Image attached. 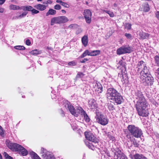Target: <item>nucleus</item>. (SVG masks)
Instances as JSON below:
<instances>
[{
  "instance_id": "22",
  "label": "nucleus",
  "mask_w": 159,
  "mask_h": 159,
  "mask_svg": "<svg viewBox=\"0 0 159 159\" xmlns=\"http://www.w3.org/2000/svg\"><path fill=\"white\" fill-rule=\"evenodd\" d=\"M122 48L125 54L130 53L133 51L132 48L129 46H123Z\"/></svg>"
},
{
  "instance_id": "32",
  "label": "nucleus",
  "mask_w": 159,
  "mask_h": 159,
  "mask_svg": "<svg viewBox=\"0 0 159 159\" xmlns=\"http://www.w3.org/2000/svg\"><path fill=\"white\" fill-rule=\"evenodd\" d=\"M85 143L86 146L90 149L94 150L95 149V148L94 146L93 145V144L87 141L85 142Z\"/></svg>"
},
{
  "instance_id": "53",
  "label": "nucleus",
  "mask_w": 159,
  "mask_h": 159,
  "mask_svg": "<svg viewBox=\"0 0 159 159\" xmlns=\"http://www.w3.org/2000/svg\"><path fill=\"white\" fill-rule=\"evenodd\" d=\"M156 16L157 18L159 20V11H158L156 13Z\"/></svg>"
},
{
  "instance_id": "13",
  "label": "nucleus",
  "mask_w": 159,
  "mask_h": 159,
  "mask_svg": "<svg viewBox=\"0 0 159 159\" xmlns=\"http://www.w3.org/2000/svg\"><path fill=\"white\" fill-rule=\"evenodd\" d=\"M40 153L43 159H47V158L48 157L49 155H50L51 152L48 151L45 148H41Z\"/></svg>"
},
{
  "instance_id": "48",
  "label": "nucleus",
  "mask_w": 159,
  "mask_h": 159,
  "mask_svg": "<svg viewBox=\"0 0 159 159\" xmlns=\"http://www.w3.org/2000/svg\"><path fill=\"white\" fill-rule=\"evenodd\" d=\"M133 143L135 147H138L139 146V144L135 140L133 141Z\"/></svg>"
},
{
  "instance_id": "64",
  "label": "nucleus",
  "mask_w": 159,
  "mask_h": 159,
  "mask_svg": "<svg viewBox=\"0 0 159 159\" xmlns=\"http://www.w3.org/2000/svg\"><path fill=\"white\" fill-rule=\"evenodd\" d=\"M114 6H115V7H116V4H114Z\"/></svg>"
},
{
  "instance_id": "44",
  "label": "nucleus",
  "mask_w": 159,
  "mask_h": 159,
  "mask_svg": "<svg viewBox=\"0 0 159 159\" xmlns=\"http://www.w3.org/2000/svg\"><path fill=\"white\" fill-rule=\"evenodd\" d=\"M78 26V25L75 24H72L70 25L68 27L70 29H73L76 27Z\"/></svg>"
},
{
  "instance_id": "37",
  "label": "nucleus",
  "mask_w": 159,
  "mask_h": 159,
  "mask_svg": "<svg viewBox=\"0 0 159 159\" xmlns=\"http://www.w3.org/2000/svg\"><path fill=\"white\" fill-rule=\"evenodd\" d=\"M154 59L156 63L158 66H159V56H155L154 57Z\"/></svg>"
},
{
  "instance_id": "40",
  "label": "nucleus",
  "mask_w": 159,
  "mask_h": 159,
  "mask_svg": "<svg viewBox=\"0 0 159 159\" xmlns=\"http://www.w3.org/2000/svg\"><path fill=\"white\" fill-rule=\"evenodd\" d=\"M4 155L6 159H13L12 157L9 156L6 152L4 153Z\"/></svg>"
},
{
  "instance_id": "54",
  "label": "nucleus",
  "mask_w": 159,
  "mask_h": 159,
  "mask_svg": "<svg viewBox=\"0 0 159 159\" xmlns=\"http://www.w3.org/2000/svg\"><path fill=\"white\" fill-rule=\"evenodd\" d=\"M56 2L57 3H59L61 5L63 2L62 1V0H56Z\"/></svg>"
},
{
  "instance_id": "21",
  "label": "nucleus",
  "mask_w": 159,
  "mask_h": 159,
  "mask_svg": "<svg viewBox=\"0 0 159 159\" xmlns=\"http://www.w3.org/2000/svg\"><path fill=\"white\" fill-rule=\"evenodd\" d=\"M29 154L33 159H41L36 153L33 151L30 152Z\"/></svg>"
},
{
  "instance_id": "61",
  "label": "nucleus",
  "mask_w": 159,
  "mask_h": 159,
  "mask_svg": "<svg viewBox=\"0 0 159 159\" xmlns=\"http://www.w3.org/2000/svg\"><path fill=\"white\" fill-rule=\"evenodd\" d=\"M0 159H2V155H1L0 153Z\"/></svg>"
},
{
  "instance_id": "52",
  "label": "nucleus",
  "mask_w": 159,
  "mask_h": 159,
  "mask_svg": "<svg viewBox=\"0 0 159 159\" xmlns=\"http://www.w3.org/2000/svg\"><path fill=\"white\" fill-rule=\"evenodd\" d=\"M88 59L87 58H84V59L80 61V62L82 63H84L86 61H88Z\"/></svg>"
},
{
  "instance_id": "28",
  "label": "nucleus",
  "mask_w": 159,
  "mask_h": 159,
  "mask_svg": "<svg viewBox=\"0 0 159 159\" xmlns=\"http://www.w3.org/2000/svg\"><path fill=\"white\" fill-rule=\"evenodd\" d=\"M56 13V10L52 9H50L48 12L46 13V16H48L49 15H55Z\"/></svg>"
},
{
  "instance_id": "16",
  "label": "nucleus",
  "mask_w": 159,
  "mask_h": 159,
  "mask_svg": "<svg viewBox=\"0 0 159 159\" xmlns=\"http://www.w3.org/2000/svg\"><path fill=\"white\" fill-rule=\"evenodd\" d=\"M27 14V13L24 12L21 14L20 12H18L16 13V15L13 17L14 19H20L24 17Z\"/></svg>"
},
{
  "instance_id": "20",
  "label": "nucleus",
  "mask_w": 159,
  "mask_h": 159,
  "mask_svg": "<svg viewBox=\"0 0 159 159\" xmlns=\"http://www.w3.org/2000/svg\"><path fill=\"white\" fill-rule=\"evenodd\" d=\"M81 41L83 45L85 47L87 46L88 42V36L87 35H84L82 37Z\"/></svg>"
},
{
  "instance_id": "8",
  "label": "nucleus",
  "mask_w": 159,
  "mask_h": 159,
  "mask_svg": "<svg viewBox=\"0 0 159 159\" xmlns=\"http://www.w3.org/2000/svg\"><path fill=\"white\" fill-rule=\"evenodd\" d=\"M135 69L137 72H139L140 74L144 73L149 72V70L147 66L146 63L143 61H140L138 62L135 66Z\"/></svg>"
},
{
  "instance_id": "14",
  "label": "nucleus",
  "mask_w": 159,
  "mask_h": 159,
  "mask_svg": "<svg viewBox=\"0 0 159 159\" xmlns=\"http://www.w3.org/2000/svg\"><path fill=\"white\" fill-rule=\"evenodd\" d=\"M88 102L89 107L90 109H95L97 107V104L93 99H90L89 100Z\"/></svg>"
},
{
  "instance_id": "26",
  "label": "nucleus",
  "mask_w": 159,
  "mask_h": 159,
  "mask_svg": "<svg viewBox=\"0 0 159 159\" xmlns=\"http://www.w3.org/2000/svg\"><path fill=\"white\" fill-rule=\"evenodd\" d=\"M78 123V121L75 120L74 122L72 121L70 123L71 127L74 130H76L78 127V126L77 125V123Z\"/></svg>"
},
{
  "instance_id": "19",
  "label": "nucleus",
  "mask_w": 159,
  "mask_h": 159,
  "mask_svg": "<svg viewBox=\"0 0 159 159\" xmlns=\"http://www.w3.org/2000/svg\"><path fill=\"white\" fill-rule=\"evenodd\" d=\"M34 7L40 11H43L46 9V6L43 4H38L34 6Z\"/></svg>"
},
{
  "instance_id": "49",
  "label": "nucleus",
  "mask_w": 159,
  "mask_h": 159,
  "mask_svg": "<svg viewBox=\"0 0 159 159\" xmlns=\"http://www.w3.org/2000/svg\"><path fill=\"white\" fill-rule=\"evenodd\" d=\"M82 32V30L81 28H79L77 30L76 32V34H78L80 33H81Z\"/></svg>"
},
{
  "instance_id": "12",
  "label": "nucleus",
  "mask_w": 159,
  "mask_h": 159,
  "mask_svg": "<svg viewBox=\"0 0 159 159\" xmlns=\"http://www.w3.org/2000/svg\"><path fill=\"white\" fill-rule=\"evenodd\" d=\"M84 15L87 23H90L91 21L92 13L90 10L86 9L84 10Z\"/></svg>"
},
{
  "instance_id": "38",
  "label": "nucleus",
  "mask_w": 159,
  "mask_h": 159,
  "mask_svg": "<svg viewBox=\"0 0 159 159\" xmlns=\"http://www.w3.org/2000/svg\"><path fill=\"white\" fill-rule=\"evenodd\" d=\"M125 36L126 37L127 39L130 40L132 39V36L130 34L125 33Z\"/></svg>"
},
{
  "instance_id": "11",
  "label": "nucleus",
  "mask_w": 159,
  "mask_h": 159,
  "mask_svg": "<svg viewBox=\"0 0 159 159\" xmlns=\"http://www.w3.org/2000/svg\"><path fill=\"white\" fill-rule=\"evenodd\" d=\"M84 135L86 138L88 140L95 143L98 142V140L91 133L86 132L84 133Z\"/></svg>"
},
{
  "instance_id": "42",
  "label": "nucleus",
  "mask_w": 159,
  "mask_h": 159,
  "mask_svg": "<svg viewBox=\"0 0 159 159\" xmlns=\"http://www.w3.org/2000/svg\"><path fill=\"white\" fill-rule=\"evenodd\" d=\"M76 64V63L74 61L69 62L68 63V65L70 66H75Z\"/></svg>"
},
{
  "instance_id": "35",
  "label": "nucleus",
  "mask_w": 159,
  "mask_h": 159,
  "mask_svg": "<svg viewBox=\"0 0 159 159\" xmlns=\"http://www.w3.org/2000/svg\"><path fill=\"white\" fill-rule=\"evenodd\" d=\"M14 48L16 49L19 50H24L25 49V48L24 46L20 45L15 46L14 47Z\"/></svg>"
},
{
  "instance_id": "47",
  "label": "nucleus",
  "mask_w": 159,
  "mask_h": 159,
  "mask_svg": "<svg viewBox=\"0 0 159 159\" xmlns=\"http://www.w3.org/2000/svg\"><path fill=\"white\" fill-rule=\"evenodd\" d=\"M0 135L2 136L4 135L3 130L1 126H0Z\"/></svg>"
},
{
  "instance_id": "30",
  "label": "nucleus",
  "mask_w": 159,
  "mask_h": 159,
  "mask_svg": "<svg viewBox=\"0 0 159 159\" xmlns=\"http://www.w3.org/2000/svg\"><path fill=\"white\" fill-rule=\"evenodd\" d=\"M97 85V87L95 88V91L98 93H101L102 91V88L101 84H99V85L98 84H96L95 85Z\"/></svg>"
},
{
  "instance_id": "55",
  "label": "nucleus",
  "mask_w": 159,
  "mask_h": 159,
  "mask_svg": "<svg viewBox=\"0 0 159 159\" xmlns=\"http://www.w3.org/2000/svg\"><path fill=\"white\" fill-rule=\"evenodd\" d=\"M6 0H0V5H2L4 4Z\"/></svg>"
},
{
  "instance_id": "1",
  "label": "nucleus",
  "mask_w": 159,
  "mask_h": 159,
  "mask_svg": "<svg viewBox=\"0 0 159 159\" xmlns=\"http://www.w3.org/2000/svg\"><path fill=\"white\" fill-rule=\"evenodd\" d=\"M135 97L138 100L135 105V107L138 115L143 117L148 116L149 113L147 108L148 106V103L142 92L137 90L135 93Z\"/></svg>"
},
{
  "instance_id": "5",
  "label": "nucleus",
  "mask_w": 159,
  "mask_h": 159,
  "mask_svg": "<svg viewBox=\"0 0 159 159\" xmlns=\"http://www.w3.org/2000/svg\"><path fill=\"white\" fill-rule=\"evenodd\" d=\"M6 143L8 148L19 152L23 156H25L28 154L27 151L21 146L16 143H12L9 140H7Z\"/></svg>"
},
{
  "instance_id": "36",
  "label": "nucleus",
  "mask_w": 159,
  "mask_h": 159,
  "mask_svg": "<svg viewBox=\"0 0 159 159\" xmlns=\"http://www.w3.org/2000/svg\"><path fill=\"white\" fill-rule=\"evenodd\" d=\"M119 64L121 66L122 69L126 70L125 63L123 61H120L119 62Z\"/></svg>"
},
{
  "instance_id": "9",
  "label": "nucleus",
  "mask_w": 159,
  "mask_h": 159,
  "mask_svg": "<svg viewBox=\"0 0 159 159\" xmlns=\"http://www.w3.org/2000/svg\"><path fill=\"white\" fill-rule=\"evenodd\" d=\"M111 150L114 153V159H128L125 155L117 147H114Z\"/></svg>"
},
{
  "instance_id": "10",
  "label": "nucleus",
  "mask_w": 159,
  "mask_h": 159,
  "mask_svg": "<svg viewBox=\"0 0 159 159\" xmlns=\"http://www.w3.org/2000/svg\"><path fill=\"white\" fill-rule=\"evenodd\" d=\"M95 118L96 119L97 121L102 125H105L108 123V120L107 118L98 111H97L96 112Z\"/></svg>"
},
{
  "instance_id": "43",
  "label": "nucleus",
  "mask_w": 159,
  "mask_h": 159,
  "mask_svg": "<svg viewBox=\"0 0 159 159\" xmlns=\"http://www.w3.org/2000/svg\"><path fill=\"white\" fill-rule=\"evenodd\" d=\"M47 158L48 159H56L54 155L52 153Z\"/></svg>"
},
{
  "instance_id": "62",
  "label": "nucleus",
  "mask_w": 159,
  "mask_h": 159,
  "mask_svg": "<svg viewBox=\"0 0 159 159\" xmlns=\"http://www.w3.org/2000/svg\"><path fill=\"white\" fill-rule=\"evenodd\" d=\"M106 12L107 13H108V14H109V11H106Z\"/></svg>"
},
{
  "instance_id": "29",
  "label": "nucleus",
  "mask_w": 159,
  "mask_h": 159,
  "mask_svg": "<svg viewBox=\"0 0 159 159\" xmlns=\"http://www.w3.org/2000/svg\"><path fill=\"white\" fill-rule=\"evenodd\" d=\"M30 53L34 55H36L38 54H40L42 53V51L41 50H38L37 49H35L32 50L30 52Z\"/></svg>"
},
{
  "instance_id": "39",
  "label": "nucleus",
  "mask_w": 159,
  "mask_h": 159,
  "mask_svg": "<svg viewBox=\"0 0 159 159\" xmlns=\"http://www.w3.org/2000/svg\"><path fill=\"white\" fill-rule=\"evenodd\" d=\"M131 25L130 23H127L125 25V28L128 30H129L131 29Z\"/></svg>"
},
{
  "instance_id": "7",
  "label": "nucleus",
  "mask_w": 159,
  "mask_h": 159,
  "mask_svg": "<svg viewBox=\"0 0 159 159\" xmlns=\"http://www.w3.org/2000/svg\"><path fill=\"white\" fill-rule=\"evenodd\" d=\"M140 75L141 81L145 85H151L153 84V78L149 72Z\"/></svg>"
},
{
  "instance_id": "57",
  "label": "nucleus",
  "mask_w": 159,
  "mask_h": 159,
  "mask_svg": "<svg viewBox=\"0 0 159 159\" xmlns=\"http://www.w3.org/2000/svg\"><path fill=\"white\" fill-rule=\"evenodd\" d=\"M4 9L0 7V13H2L4 12Z\"/></svg>"
},
{
  "instance_id": "18",
  "label": "nucleus",
  "mask_w": 159,
  "mask_h": 159,
  "mask_svg": "<svg viewBox=\"0 0 159 159\" xmlns=\"http://www.w3.org/2000/svg\"><path fill=\"white\" fill-rule=\"evenodd\" d=\"M59 24H63L66 23L68 21L67 18L64 16H58Z\"/></svg>"
},
{
  "instance_id": "15",
  "label": "nucleus",
  "mask_w": 159,
  "mask_h": 159,
  "mask_svg": "<svg viewBox=\"0 0 159 159\" xmlns=\"http://www.w3.org/2000/svg\"><path fill=\"white\" fill-rule=\"evenodd\" d=\"M129 157L132 159H148L143 155L138 153L133 155L130 154Z\"/></svg>"
},
{
  "instance_id": "56",
  "label": "nucleus",
  "mask_w": 159,
  "mask_h": 159,
  "mask_svg": "<svg viewBox=\"0 0 159 159\" xmlns=\"http://www.w3.org/2000/svg\"><path fill=\"white\" fill-rule=\"evenodd\" d=\"M52 2L50 0H48L47 1L46 4H51L52 3Z\"/></svg>"
},
{
  "instance_id": "2",
  "label": "nucleus",
  "mask_w": 159,
  "mask_h": 159,
  "mask_svg": "<svg viewBox=\"0 0 159 159\" xmlns=\"http://www.w3.org/2000/svg\"><path fill=\"white\" fill-rule=\"evenodd\" d=\"M64 104V106L66 108H67L71 113L75 116H77L79 115L81 113V115L84 117V120L87 122L90 121V119L86 113L80 107H78L77 109H75L73 106L70 105L69 102L66 100H65Z\"/></svg>"
},
{
  "instance_id": "51",
  "label": "nucleus",
  "mask_w": 159,
  "mask_h": 159,
  "mask_svg": "<svg viewBox=\"0 0 159 159\" xmlns=\"http://www.w3.org/2000/svg\"><path fill=\"white\" fill-rule=\"evenodd\" d=\"M25 43L27 45L30 46L31 44L30 41L28 39H27L25 41Z\"/></svg>"
},
{
  "instance_id": "6",
  "label": "nucleus",
  "mask_w": 159,
  "mask_h": 159,
  "mask_svg": "<svg viewBox=\"0 0 159 159\" xmlns=\"http://www.w3.org/2000/svg\"><path fill=\"white\" fill-rule=\"evenodd\" d=\"M127 129L129 133L136 138H140L143 133L141 129L134 125H129L127 127Z\"/></svg>"
},
{
  "instance_id": "31",
  "label": "nucleus",
  "mask_w": 159,
  "mask_h": 159,
  "mask_svg": "<svg viewBox=\"0 0 159 159\" xmlns=\"http://www.w3.org/2000/svg\"><path fill=\"white\" fill-rule=\"evenodd\" d=\"M9 7L10 10H17L20 9L19 6L13 4L10 5Z\"/></svg>"
},
{
  "instance_id": "41",
  "label": "nucleus",
  "mask_w": 159,
  "mask_h": 159,
  "mask_svg": "<svg viewBox=\"0 0 159 159\" xmlns=\"http://www.w3.org/2000/svg\"><path fill=\"white\" fill-rule=\"evenodd\" d=\"M31 13L32 14H36L39 13V11L35 9H34L33 8H32V11H31Z\"/></svg>"
},
{
  "instance_id": "50",
  "label": "nucleus",
  "mask_w": 159,
  "mask_h": 159,
  "mask_svg": "<svg viewBox=\"0 0 159 159\" xmlns=\"http://www.w3.org/2000/svg\"><path fill=\"white\" fill-rule=\"evenodd\" d=\"M84 76V74L83 73L81 72H78V73L77 75V77H83Z\"/></svg>"
},
{
  "instance_id": "63",
  "label": "nucleus",
  "mask_w": 159,
  "mask_h": 159,
  "mask_svg": "<svg viewBox=\"0 0 159 159\" xmlns=\"http://www.w3.org/2000/svg\"><path fill=\"white\" fill-rule=\"evenodd\" d=\"M38 2H41L42 0H37Z\"/></svg>"
},
{
  "instance_id": "33",
  "label": "nucleus",
  "mask_w": 159,
  "mask_h": 159,
  "mask_svg": "<svg viewBox=\"0 0 159 159\" xmlns=\"http://www.w3.org/2000/svg\"><path fill=\"white\" fill-rule=\"evenodd\" d=\"M33 8V7L32 6L29 5L25 6L23 7V10L31 11Z\"/></svg>"
},
{
  "instance_id": "17",
  "label": "nucleus",
  "mask_w": 159,
  "mask_h": 159,
  "mask_svg": "<svg viewBox=\"0 0 159 159\" xmlns=\"http://www.w3.org/2000/svg\"><path fill=\"white\" fill-rule=\"evenodd\" d=\"M149 36V34L143 32H140L139 34V39H148Z\"/></svg>"
},
{
  "instance_id": "27",
  "label": "nucleus",
  "mask_w": 159,
  "mask_h": 159,
  "mask_svg": "<svg viewBox=\"0 0 159 159\" xmlns=\"http://www.w3.org/2000/svg\"><path fill=\"white\" fill-rule=\"evenodd\" d=\"M100 53L99 50L91 51V56H95L99 55Z\"/></svg>"
},
{
  "instance_id": "34",
  "label": "nucleus",
  "mask_w": 159,
  "mask_h": 159,
  "mask_svg": "<svg viewBox=\"0 0 159 159\" xmlns=\"http://www.w3.org/2000/svg\"><path fill=\"white\" fill-rule=\"evenodd\" d=\"M117 53L118 54L121 55L125 54L122 47H120L117 50Z\"/></svg>"
},
{
  "instance_id": "25",
  "label": "nucleus",
  "mask_w": 159,
  "mask_h": 159,
  "mask_svg": "<svg viewBox=\"0 0 159 159\" xmlns=\"http://www.w3.org/2000/svg\"><path fill=\"white\" fill-rule=\"evenodd\" d=\"M87 55L91 56V51L89 50H86L83 52V53L80 57V58H83Z\"/></svg>"
},
{
  "instance_id": "23",
  "label": "nucleus",
  "mask_w": 159,
  "mask_h": 159,
  "mask_svg": "<svg viewBox=\"0 0 159 159\" xmlns=\"http://www.w3.org/2000/svg\"><path fill=\"white\" fill-rule=\"evenodd\" d=\"M142 7L143 8V9H142V8L141 9V10H143L144 12H147L149 11L150 8L148 3H145L143 4L142 5Z\"/></svg>"
},
{
  "instance_id": "60",
  "label": "nucleus",
  "mask_w": 159,
  "mask_h": 159,
  "mask_svg": "<svg viewBox=\"0 0 159 159\" xmlns=\"http://www.w3.org/2000/svg\"><path fill=\"white\" fill-rule=\"evenodd\" d=\"M157 73L159 75V68H158L157 70Z\"/></svg>"
},
{
  "instance_id": "58",
  "label": "nucleus",
  "mask_w": 159,
  "mask_h": 159,
  "mask_svg": "<svg viewBox=\"0 0 159 159\" xmlns=\"http://www.w3.org/2000/svg\"><path fill=\"white\" fill-rule=\"evenodd\" d=\"M61 11L63 13L65 14L66 13V11L64 10H62Z\"/></svg>"
},
{
  "instance_id": "3",
  "label": "nucleus",
  "mask_w": 159,
  "mask_h": 159,
  "mask_svg": "<svg viewBox=\"0 0 159 159\" xmlns=\"http://www.w3.org/2000/svg\"><path fill=\"white\" fill-rule=\"evenodd\" d=\"M110 108L113 109L114 105L120 104L123 100L122 97L113 88H110ZM111 108H110V109Z\"/></svg>"
},
{
  "instance_id": "59",
  "label": "nucleus",
  "mask_w": 159,
  "mask_h": 159,
  "mask_svg": "<svg viewBox=\"0 0 159 159\" xmlns=\"http://www.w3.org/2000/svg\"><path fill=\"white\" fill-rule=\"evenodd\" d=\"M114 16V14L113 13H110V17H112Z\"/></svg>"
},
{
  "instance_id": "45",
  "label": "nucleus",
  "mask_w": 159,
  "mask_h": 159,
  "mask_svg": "<svg viewBox=\"0 0 159 159\" xmlns=\"http://www.w3.org/2000/svg\"><path fill=\"white\" fill-rule=\"evenodd\" d=\"M61 5L67 8H68L70 7V6L68 4L64 2H63V3H62V4H61Z\"/></svg>"
},
{
  "instance_id": "24",
  "label": "nucleus",
  "mask_w": 159,
  "mask_h": 159,
  "mask_svg": "<svg viewBox=\"0 0 159 159\" xmlns=\"http://www.w3.org/2000/svg\"><path fill=\"white\" fill-rule=\"evenodd\" d=\"M55 24H59L58 17H54L51 19L50 23L51 25H53Z\"/></svg>"
},
{
  "instance_id": "46",
  "label": "nucleus",
  "mask_w": 159,
  "mask_h": 159,
  "mask_svg": "<svg viewBox=\"0 0 159 159\" xmlns=\"http://www.w3.org/2000/svg\"><path fill=\"white\" fill-rule=\"evenodd\" d=\"M61 7V6L59 4H56L54 6V8L57 10H60Z\"/></svg>"
},
{
  "instance_id": "4",
  "label": "nucleus",
  "mask_w": 159,
  "mask_h": 159,
  "mask_svg": "<svg viewBox=\"0 0 159 159\" xmlns=\"http://www.w3.org/2000/svg\"><path fill=\"white\" fill-rule=\"evenodd\" d=\"M110 108L113 109L114 105L120 104L123 100L122 97L113 88H110ZM111 108H110V109Z\"/></svg>"
}]
</instances>
